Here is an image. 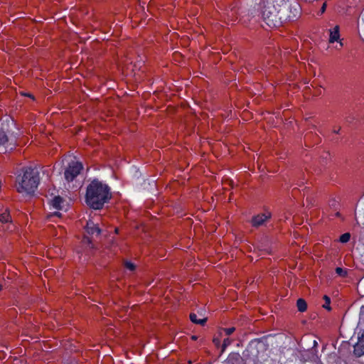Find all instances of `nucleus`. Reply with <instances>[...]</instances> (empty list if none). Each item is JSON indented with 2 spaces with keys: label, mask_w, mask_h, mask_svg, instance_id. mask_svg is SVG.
Masks as SVG:
<instances>
[{
  "label": "nucleus",
  "mask_w": 364,
  "mask_h": 364,
  "mask_svg": "<svg viewBox=\"0 0 364 364\" xmlns=\"http://www.w3.org/2000/svg\"><path fill=\"white\" fill-rule=\"evenodd\" d=\"M287 0H263L262 18L270 28L282 26L287 19Z\"/></svg>",
  "instance_id": "obj_1"
},
{
  "label": "nucleus",
  "mask_w": 364,
  "mask_h": 364,
  "mask_svg": "<svg viewBox=\"0 0 364 364\" xmlns=\"http://www.w3.org/2000/svg\"><path fill=\"white\" fill-rule=\"evenodd\" d=\"M112 198L109 187L95 179L87 187L85 201L87 205L95 210H100L105 203Z\"/></svg>",
  "instance_id": "obj_2"
},
{
  "label": "nucleus",
  "mask_w": 364,
  "mask_h": 364,
  "mask_svg": "<svg viewBox=\"0 0 364 364\" xmlns=\"http://www.w3.org/2000/svg\"><path fill=\"white\" fill-rule=\"evenodd\" d=\"M16 181L18 183L17 191L28 194L33 193L39 183V173L36 168H26L22 176H18Z\"/></svg>",
  "instance_id": "obj_3"
},
{
  "label": "nucleus",
  "mask_w": 364,
  "mask_h": 364,
  "mask_svg": "<svg viewBox=\"0 0 364 364\" xmlns=\"http://www.w3.org/2000/svg\"><path fill=\"white\" fill-rule=\"evenodd\" d=\"M82 169V165L81 163L78 161H72L69 164L68 167L65 171L64 174L65 179L68 182L73 181Z\"/></svg>",
  "instance_id": "obj_4"
},
{
  "label": "nucleus",
  "mask_w": 364,
  "mask_h": 364,
  "mask_svg": "<svg viewBox=\"0 0 364 364\" xmlns=\"http://www.w3.org/2000/svg\"><path fill=\"white\" fill-rule=\"evenodd\" d=\"M272 215L270 213L259 214L254 216L252 219V225L253 227L258 228L262 225L264 222L271 218Z\"/></svg>",
  "instance_id": "obj_5"
},
{
  "label": "nucleus",
  "mask_w": 364,
  "mask_h": 364,
  "mask_svg": "<svg viewBox=\"0 0 364 364\" xmlns=\"http://www.w3.org/2000/svg\"><path fill=\"white\" fill-rule=\"evenodd\" d=\"M85 229L87 233L90 235H95L96 236H98L101 232L100 228L97 225H96L92 220H89L87 222Z\"/></svg>",
  "instance_id": "obj_6"
},
{
  "label": "nucleus",
  "mask_w": 364,
  "mask_h": 364,
  "mask_svg": "<svg viewBox=\"0 0 364 364\" xmlns=\"http://www.w3.org/2000/svg\"><path fill=\"white\" fill-rule=\"evenodd\" d=\"M242 358L238 353H230L225 361V364H242Z\"/></svg>",
  "instance_id": "obj_7"
},
{
  "label": "nucleus",
  "mask_w": 364,
  "mask_h": 364,
  "mask_svg": "<svg viewBox=\"0 0 364 364\" xmlns=\"http://www.w3.org/2000/svg\"><path fill=\"white\" fill-rule=\"evenodd\" d=\"M11 216L9 208L4 207L0 208V222L1 223H11Z\"/></svg>",
  "instance_id": "obj_8"
},
{
  "label": "nucleus",
  "mask_w": 364,
  "mask_h": 364,
  "mask_svg": "<svg viewBox=\"0 0 364 364\" xmlns=\"http://www.w3.org/2000/svg\"><path fill=\"white\" fill-rule=\"evenodd\" d=\"M64 203L65 200L59 196H55L50 202L53 208L58 210H62L64 208Z\"/></svg>",
  "instance_id": "obj_9"
},
{
  "label": "nucleus",
  "mask_w": 364,
  "mask_h": 364,
  "mask_svg": "<svg viewBox=\"0 0 364 364\" xmlns=\"http://www.w3.org/2000/svg\"><path fill=\"white\" fill-rule=\"evenodd\" d=\"M340 27L339 26H336L332 30H330L329 35V43H333L335 41H338L340 40Z\"/></svg>",
  "instance_id": "obj_10"
},
{
  "label": "nucleus",
  "mask_w": 364,
  "mask_h": 364,
  "mask_svg": "<svg viewBox=\"0 0 364 364\" xmlns=\"http://www.w3.org/2000/svg\"><path fill=\"white\" fill-rule=\"evenodd\" d=\"M353 353L355 356L360 357L364 355V346L359 341L354 346Z\"/></svg>",
  "instance_id": "obj_11"
},
{
  "label": "nucleus",
  "mask_w": 364,
  "mask_h": 364,
  "mask_svg": "<svg viewBox=\"0 0 364 364\" xmlns=\"http://www.w3.org/2000/svg\"><path fill=\"white\" fill-rule=\"evenodd\" d=\"M190 320L194 323H196V324H200L201 326H204L205 323H206L207 321V318H202V319H198L197 318V315L194 313H191L190 314Z\"/></svg>",
  "instance_id": "obj_12"
},
{
  "label": "nucleus",
  "mask_w": 364,
  "mask_h": 364,
  "mask_svg": "<svg viewBox=\"0 0 364 364\" xmlns=\"http://www.w3.org/2000/svg\"><path fill=\"white\" fill-rule=\"evenodd\" d=\"M296 306L299 311L304 312L307 309V303L304 299L300 298L296 301Z\"/></svg>",
  "instance_id": "obj_13"
},
{
  "label": "nucleus",
  "mask_w": 364,
  "mask_h": 364,
  "mask_svg": "<svg viewBox=\"0 0 364 364\" xmlns=\"http://www.w3.org/2000/svg\"><path fill=\"white\" fill-rule=\"evenodd\" d=\"M8 141L9 139L5 132L0 130V145H5Z\"/></svg>",
  "instance_id": "obj_14"
},
{
  "label": "nucleus",
  "mask_w": 364,
  "mask_h": 364,
  "mask_svg": "<svg viewBox=\"0 0 364 364\" xmlns=\"http://www.w3.org/2000/svg\"><path fill=\"white\" fill-rule=\"evenodd\" d=\"M228 17L232 21H235L237 18V11L232 9L231 11L229 13H228Z\"/></svg>",
  "instance_id": "obj_15"
},
{
  "label": "nucleus",
  "mask_w": 364,
  "mask_h": 364,
  "mask_svg": "<svg viewBox=\"0 0 364 364\" xmlns=\"http://www.w3.org/2000/svg\"><path fill=\"white\" fill-rule=\"evenodd\" d=\"M321 159L323 163L327 164L329 161H331L330 152L323 151L322 155L321 156Z\"/></svg>",
  "instance_id": "obj_16"
},
{
  "label": "nucleus",
  "mask_w": 364,
  "mask_h": 364,
  "mask_svg": "<svg viewBox=\"0 0 364 364\" xmlns=\"http://www.w3.org/2000/svg\"><path fill=\"white\" fill-rule=\"evenodd\" d=\"M350 234L349 232H346L340 236L339 241L342 243L348 242L350 240Z\"/></svg>",
  "instance_id": "obj_17"
},
{
  "label": "nucleus",
  "mask_w": 364,
  "mask_h": 364,
  "mask_svg": "<svg viewBox=\"0 0 364 364\" xmlns=\"http://www.w3.org/2000/svg\"><path fill=\"white\" fill-rule=\"evenodd\" d=\"M335 271H336V273L341 277L344 278V277H347V274H348L347 271L346 269H343L341 267H336Z\"/></svg>",
  "instance_id": "obj_18"
},
{
  "label": "nucleus",
  "mask_w": 364,
  "mask_h": 364,
  "mask_svg": "<svg viewBox=\"0 0 364 364\" xmlns=\"http://www.w3.org/2000/svg\"><path fill=\"white\" fill-rule=\"evenodd\" d=\"M323 299L325 301V304H323V307L324 309H327L328 311H330L331 309V308L330 306V304H331L330 298L328 296L324 295Z\"/></svg>",
  "instance_id": "obj_19"
},
{
  "label": "nucleus",
  "mask_w": 364,
  "mask_h": 364,
  "mask_svg": "<svg viewBox=\"0 0 364 364\" xmlns=\"http://www.w3.org/2000/svg\"><path fill=\"white\" fill-rule=\"evenodd\" d=\"M231 342L232 341L227 338H225L224 341H223V345H222V350H221V353H223L225 350V348L231 344Z\"/></svg>",
  "instance_id": "obj_20"
},
{
  "label": "nucleus",
  "mask_w": 364,
  "mask_h": 364,
  "mask_svg": "<svg viewBox=\"0 0 364 364\" xmlns=\"http://www.w3.org/2000/svg\"><path fill=\"white\" fill-rule=\"evenodd\" d=\"M124 267L131 271H134L136 267L133 263H132L131 262H127V261L124 262Z\"/></svg>",
  "instance_id": "obj_21"
},
{
  "label": "nucleus",
  "mask_w": 364,
  "mask_h": 364,
  "mask_svg": "<svg viewBox=\"0 0 364 364\" xmlns=\"http://www.w3.org/2000/svg\"><path fill=\"white\" fill-rule=\"evenodd\" d=\"M223 331L225 333V335L226 336H230L231 335L233 332H235V327H231V328H223Z\"/></svg>",
  "instance_id": "obj_22"
},
{
  "label": "nucleus",
  "mask_w": 364,
  "mask_h": 364,
  "mask_svg": "<svg viewBox=\"0 0 364 364\" xmlns=\"http://www.w3.org/2000/svg\"><path fill=\"white\" fill-rule=\"evenodd\" d=\"M326 6H327V0H325V1H323V3L322 4L321 8L320 9L321 14H323L326 11Z\"/></svg>",
  "instance_id": "obj_23"
},
{
  "label": "nucleus",
  "mask_w": 364,
  "mask_h": 364,
  "mask_svg": "<svg viewBox=\"0 0 364 364\" xmlns=\"http://www.w3.org/2000/svg\"><path fill=\"white\" fill-rule=\"evenodd\" d=\"M53 216H57L58 218H60L62 216L61 213L59 211H55L53 213L49 215L48 217L51 218Z\"/></svg>",
  "instance_id": "obj_24"
},
{
  "label": "nucleus",
  "mask_w": 364,
  "mask_h": 364,
  "mask_svg": "<svg viewBox=\"0 0 364 364\" xmlns=\"http://www.w3.org/2000/svg\"><path fill=\"white\" fill-rule=\"evenodd\" d=\"M82 242L84 243H87L88 245L92 243L91 239L89 237L85 236L83 237Z\"/></svg>",
  "instance_id": "obj_25"
},
{
  "label": "nucleus",
  "mask_w": 364,
  "mask_h": 364,
  "mask_svg": "<svg viewBox=\"0 0 364 364\" xmlns=\"http://www.w3.org/2000/svg\"><path fill=\"white\" fill-rule=\"evenodd\" d=\"M321 93H322V90H321V88L320 87V88L317 89V90L315 91V92L314 93V95L318 96V95H321Z\"/></svg>",
  "instance_id": "obj_26"
},
{
  "label": "nucleus",
  "mask_w": 364,
  "mask_h": 364,
  "mask_svg": "<svg viewBox=\"0 0 364 364\" xmlns=\"http://www.w3.org/2000/svg\"><path fill=\"white\" fill-rule=\"evenodd\" d=\"M358 341L364 346V331H363L361 336L359 337Z\"/></svg>",
  "instance_id": "obj_27"
},
{
  "label": "nucleus",
  "mask_w": 364,
  "mask_h": 364,
  "mask_svg": "<svg viewBox=\"0 0 364 364\" xmlns=\"http://www.w3.org/2000/svg\"><path fill=\"white\" fill-rule=\"evenodd\" d=\"M343 43L341 42V40H340V41H339V45L336 46V47H335V48H336L337 50H341V48L343 47Z\"/></svg>",
  "instance_id": "obj_28"
},
{
  "label": "nucleus",
  "mask_w": 364,
  "mask_h": 364,
  "mask_svg": "<svg viewBox=\"0 0 364 364\" xmlns=\"http://www.w3.org/2000/svg\"><path fill=\"white\" fill-rule=\"evenodd\" d=\"M213 343L215 346H219L220 344V340L218 338H213Z\"/></svg>",
  "instance_id": "obj_29"
},
{
  "label": "nucleus",
  "mask_w": 364,
  "mask_h": 364,
  "mask_svg": "<svg viewBox=\"0 0 364 364\" xmlns=\"http://www.w3.org/2000/svg\"><path fill=\"white\" fill-rule=\"evenodd\" d=\"M341 127H338V129H333V132L335 133V134H338L339 132L341 131Z\"/></svg>",
  "instance_id": "obj_30"
},
{
  "label": "nucleus",
  "mask_w": 364,
  "mask_h": 364,
  "mask_svg": "<svg viewBox=\"0 0 364 364\" xmlns=\"http://www.w3.org/2000/svg\"><path fill=\"white\" fill-rule=\"evenodd\" d=\"M315 136L317 138V141L316 143H318L320 141H321V139L319 138L318 136H317L316 134L315 135Z\"/></svg>",
  "instance_id": "obj_31"
},
{
  "label": "nucleus",
  "mask_w": 364,
  "mask_h": 364,
  "mask_svg": "<svg viewBox=\"0 0 364 364\" xmlns=\"http://www.w3.org/2000/svg\"><path fill=\"white\" fill-rule=\"evenodd\" d=\"M26 96L31 97L32 99H34V97L31 94H27Z\"/></svg>",
  "instance_id": "obj_32"
},
{
  "label": "nucleus",
  "mask_w": 364,
  "mask_h": 364,
  "mask_svg": "<svg viewBox=\"0 0 364 364\" xmlns=\"http://www.w3.org/2000/svg\"><path fill=\"white\" fill-rule=\"evenodd\" d=\"M191 338H192L193 340H196V339H197V337H196V336H193L191 337Z\"/></svg>",
  "instance_id": "obj_33"
},
{
  "label": "nucleus",
  "mask_w": 364,
  "mask_h": 364,
  "mask_svg": "<svg viewBox=\"0 0 364 364\" xmlns=\"http://www.w3.org/2000/svg\"><path fill=\"white\" fill-rule=\"evenodd\" d=\"M336 215L337 217H339V216H340V213H339V212H337V213H336Z\"/></svg>",
  "instance_id": "obj_34"
},
{
  "label": "nucleus",
  "mask_w": 364,
  "mask_h": 364,
  "mask_svg": "<svg viewBox=\"0 0 364 364\" xmlns=\"http://www.w3.org/2000/svg\"><path fill=\"white\" fill-rule=\"evenodd\" d=\"M309 136V135H306V136H305V140H306V141L307 140V138H308Z\"/></svg>",
  "instance_id": "obj_35"
},
{
  "label": "nucleus",
  "mask_w": 364,
  "mask_h": 364,
  "mask_svg": "<svg viewBox=\"0 0 364 364\" xmlns=\"http://www.w3.org/2000/svg\"><path fill=\"white\" fill-rule=\"evenodd\" d=\"M118 231H119L118 228H116V229H115V232H116V233H118Z\"/></svg>",
  "instance_id": "obj_36"
},
{
  "label": "nucleus",
  "mask_w": 364,
  "mask_h": 364,
  "mask_svg": "<svg viewBox=\"0 0 364 364\" xmlns=\"http://www.w3.org/2000/svg\"><path fill=\"white\" fill-rule=\"evenodd\" d=\"M317 344L316 341H314V346H316Z\"/></svg>",
  "instance_id": "obj_37"
},
{
  "label": "nucleus",
  "mask_w": 364,
  "mask_h": 364,
  "mask_svg": "<svg viewBox=\"0 0 364 364\" xmlns=\"http://www.w3.org/2000/svg\"><path fill=\"white\" fill-rule=\"evenodd\" d=\"M1 290V286L0 285V291Z\"/></svg>",
  "instance_id": "obj_38"
}]
</instances>
